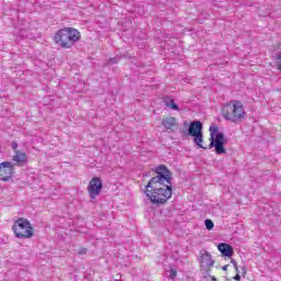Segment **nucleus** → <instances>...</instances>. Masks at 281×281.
Here are the masks:
<instances>
[{
  "instance_id": "4",
  "label": "nucleus",
  "mask_w": 281,
  "mask_h": 281,
  "mask_svg": "<svg viewBox=\"0 0 281 281\" xmlns=\"http://www.w3.org/2000/svg\"><path fill=\"white\" fill-rule=\"evenodd\" d=\"M12 229L15 238H32L34 236V227L25 217L18 218Z\"/></svg>"
},
{
  "instance_id": "20",
  "label": "nucleus",
  "mask_w": 281,
  "mask_h": 281,
  "mask_svg": "<svg viewBox=\"0 0 281 281\" xmlns=\"http://www.w3.org/2000/svg\"><path fill=\"white\" fill-rule=\"evenodd\" d=\"M234 280L236 281L240 280V270L237 271L236 276L234 277Z\"/></svg>"
},
{
  "instance_id": "19",
  "label": "nucleus",
  "mask_w": 281,
  "mask_h": 281,
  "mask_svg": "<svg viewBox=\"0 0 281 281\" xmlns=\"http://www.w3.org/2000/svg\"><path fill=\"white\" fill-rule=\"evenodd\" d=\"M232 265L235 268L236 271H238V263H236V260L232 259Z\"/></svg>"
},
{
  "instance_id": "24",
  "label": "nucleus",
  "mask_w": 281,
  "mask_h": 281,
  "mask_svg": "<svg viewBox=\"0 0 281 281\" xmlns=\"http://www.w3.org/2000/svg\"><path fill=\"white\" fill-rule=\"evenodd\" d=\"M143 177H148V173H146V172H145V173H143Z\"/></svg>"
},
{
  "instance_id": "23",
  "label": "nucleus",
  "mask_w": 281,
  "mask_h": 281,
  "mask_svg": "<svg viewBox=\"0 0 281 281\" xmlns=\"http://www.w3.org/2000/svg\"><path fill=\"white\" fill-rule=\"evenodd\" d=\"M12 146H13V148H16L18 145H16V143H13Z\"/></svg>"
},
{
  "instance_id": "13",
  "label": "nucleus",
  "mask_w": 281,
  "mask_h": 281,
  "mask_svg": "<svg viewBox=\"0 0 281 281\" xmlns=\"http://www.w3.org/2000/svg\"><path fill=\"white\" fill-rule=\"evenodd\" d=\"M165 105L168 106V109H172V111H179V105L175 103V99L170 97H166L164 99Z\"/></svg>"
},
{
  "instance_id": "14",
  "label": "nucleus",
  "mask_w": 281,
  "mask_h": 281,
  "mask_svg": "<svg viewBox=\"0 0 281 281\" xmlns=\"http://www.w3.org/2000/svg\"><path fill=\"white\" fill-rule=\"evenodd\" d=\"M274 63L279 71H281V48L274 50Z\"/></svg>"
},
{
  "instance_id": "26",
  "label": "nucleus",
  "mask_w": 281,
  "mask_h": 281,
  "mask_svg": "<svg viewBox=\"0 0 281 281\" xmlns=\"http://www.w3.org/2000/svg\"><path fill=\"white\" fill-rule=\"evenodd\" d=\"M212 280H213V281H216V278L213 277Z\"/></svg>"
},
{
  "instance_id": "15",
  "label": "nucleus",
  "mask_w": 281,
  "mask_h": 281,
  "mask_svg": "<svg viewBox=\"0 0 281 281\" xmlns=\"http://www.w3.org/2000/svg\"><path fill=\"white\" fill-rule=\"evenodd\" d=\"M204 225L209 232L214 229V222H212V220H205Z\"/></svg>"
},
{
  "instance_id": "7",
  "label": "nucleus",
  "mask_w": 281,
  "mask_h": 281,
  "mask_svg": "<svg viewBox=\"0 0 281 281\" xmlns=\"http://www.w3.org/2000/svg\"><path fill=\"white\" fill-rule=\"evenodd\" d=\"M14 175V164L4 161L0 164V181H10Z\"/></svg>"
},
{
  "instance_id": "25",
  "label": "nucleus",
  "mask_w": 281,
  "mask_h": 281,
  "mask_svg": "<svg viewBox=\"0 0 281 281\" xmlns=\"http://www.w3.org/2000/svg\"><path fill=\"white\" fill-rule=\"evenodd\" d=\"M183 124H184V126H188V122H184Z\"/></svg>"
},
{
  "instance_id": "9",
  "label": "nucleus",
  "mask_w": 281,
  "mask_h": 281,
  "mask_svg": "<svg viewBox=\"0 0 281 281\" xmlns=\"http://www.w3.org/2000/svg\"><path fill=\"white\" fill-rule=\"evenodd\" d=\"M217 249L226 258H232L234 256V247L229 244L221 243L218 244Z\"/></svg>"
},
{
  "instance_id": "1",
  "label": "nucleus",
  "mask_w": 281,
  "mask_h": 281,
  "mask_svg": "<svg viewBox=\"0 0 281 281\" xmlns=\"http://www.w3.org/2000/svg\"><path fill=\"white\" fill-rule=\"evenodd\" d=\"M155 172L157 176L148 181L145 194L154 205H164L172 196V172L164 165L156 167Z\"/></svg>"
},
{
  "instance_id": "16",
  "label": "nucleus",
  "mask_w": 281,
  "mask_h": 281,
  "mask_svg": "<svg viewBox=\"0 0 281 281\" xmlns=\"http://www.w3.org/2000/svg\"><path fill=\"white\" fill-rule=\"evenodd\" d=\"M120 63V57L115 56L109 59L108 65H117Z\"/></svg>"
},
{
  "instance_id": "11",
  "label": "nucleus",
  "mask_w": 281,
  "mask_h": 281,
  "mask_svg": "<svg viewBox=\"0 0 281 281\" xmlns=\"http://www.w3.org/2000/svg\"><path fill=\"white\" fill-rule=\"evenodd\" d=\"M161 124L167 131H172V127L177 126V119L175 116L165 117L162 119Z\"/></svg>"
},
{
  "instance_id": "27",
  "label": "nucleus",
  "mask_w": 281,
  "mask_h": 281,
  "mask_svg": "<svg viewBox=\"0 0 281 281\" xmlns=\"http://www.w3.org/2000/svg\"><path fill=\"white\" fill-rule=\"evenodd\" d=\"M210 131H212V127H210Z\"/></svg>"
},
{
  "instance_id": "21",
  "label": "nucleus",
  "mask_w": 281,
  "mask_h": 281,
  "mask_svg": "<svg viewBox=\"0 0 281 281\" xmlns=\"http://www.w3.org/2000/svg\"><path fill=\"white\" fill-rule=\"evenodd\" d=\"M20 35L25 36V30H21Z\"/></svg>"
},
{
  "instance_id": "3",
  "label": "nucleus",
  "mask_w": 281,
  "mask_h": 281,
  "mask_svg": "<svg viewBox=\"0 0 281 281\" xmlns=\"http://www.w3.org/2000/svg\"><path fill=\"white\" fill-rule=\"evenodd\" d=\"M54 40L63 49H71L80 41V31L74 27L61 29L55 34Z\"/></svg>"
},
{
  "instance_id": "12",
  "label": "nucleus",
  "mask_w": 281,
  "mask_h": 281,
  "mask_svg": "<svg viewBox=\"0 0 281 281\" xmlns=\"http://www.w3.org/2000/svg\"><path fill=\"white\" fill-rule=\"evenodd\" d=\"M13 161L23 166V164H27V155L25 153L16 151L13 156Z\"/></svg>"
},
{
  "instance_id": "18",
  "label": "nucleus",
  "mask_w": 281,
  "mask_h": 281,
  "mask_svg": "<svg viewBox=\"0 0 281 281\" xmlns=\"http://www.w3.org/2000/svg\"><path fill=\"white\" fill-rule=\"evenodd\" d=\"M78 254H79V256H85V255H87V248H81V249H79Z\"/></svg>"
},
{
  "instance_id": "8",
  "label": "nucleus",
  "mask_w": 281,
  "mask_h": 281,
  "mask_svg": "<svg viewBox=\"0 0 281 281\" xmlns=\"http://www.w3.org/2000/svg\"><path fill=\"white\" fill-rule=\"evenodd\" d=\"M88 192L91 199H95L102 192V180L98 177L92 178L88 186Z\"/></svg>"
},
{
  "instance_id": "5",
  "label": "nucleus",
  "mask_w": 281,
  "mask_h": 281,
  "mask_svg": "<svg viewBox=\"0 0 281 281\" xmlns=\"http://www.w3.org/2000/svg\"><path fill=\"white\" fill-rule=\"evenodd\" d=\"M188 133L193 137V142L199 148L207 150V147L203 146V123H201V121L191 122L189 124Z\"/></svg>"
},
{
  "instance_id": "10",
  "label": "nucleus",
  "mask_w": 281,
  "mask_h": 281,
  "mask_svg": "<svg viewBox=\"0 0 281 281\" xmlns=\"http://www.w3.org/2000/svg\"><path fill=\"white\" fill-rule=\"evenodd\" d=\"M201 256L199 257L200 265H206V267H214V261L212 260V255L207 252V250H203L200 252Z\"/></svg>"
},
{
  "instance_id": "2",
  "label": "nucleus",
  "mask_w": 281,
  "mask_h": 281,
  "mask_svg": "<svg viewBox=\"0 0 281 281\" xmlns=\"http://www.w3.org/2000/svg\"><path fill=\"white\" fill-rule=\"evenodd\" d=\"M222 116L227 122L238 124V122H243L244 117L247 116V113L245 112V105H243V102L238 100L229 101L223 105Z\"/></svg>"
},
{
  "instance_id": "22",
  "label": "nucleus",
  "mask_w": 281,
  "mask_h": 281,
  "mask_svg": "<svg viewBox=\"0 0 281 281\" xmlns=\"http://www.w3.org/2000/svg\"><path fill=\"white\" fill-rule=\"evenodd\" d=\"M229 266L228 265H226V266H223V271H227V268H228Z\"/></svg>"
},
{
  "instance_id": "17",
  "label": "nucleus",
  "mask_w": 281,
  "mask_h": 281,
  "mask_svg": "<svg viewBox=\"0 0 281 281\" xmlns=\"http://www.w3.org/2000/svg\"><path fill=\"white\" fill-rule=\"evenodd\" d=\"M169 278H170V280H175V278H177V269L171 268L169 270Z\"/></svg>"
},
{
  "instance_id": "6",
  "label": "nucleus",
  "mask_w": 281,
  "mask_h": 281,
  "mask_svg": "<svg viewBox=\"0 0 281 281\" xmlns=\"http://www.w3.org/2000/svg\"><path fill=\"white\" fill-rule=\"evenodd\" d=\"M218 127H213V132H211V143L209 145V148H215L216 155H225L227 150H225V144H227V140L225 139V135L223 133H217ZM214 133H217L214 138Z\"/></svg>"
}]
</instances>
